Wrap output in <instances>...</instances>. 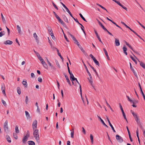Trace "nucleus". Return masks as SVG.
I'll use <instances>...</instances> for the list:
<instances>
[{
	"mask_svg": "<svg viewBox=\"0 0 145 145\" xmlns=\"http://www.w3.org/2000/svg\"><path fill=\"white\" fill-rule=\"evenodd\" d=\"M33 130L34 131L33 133V135L36 140L37 141H38L39 140V130L35 129Z\"/></svg>",
	"mask_w": 145,
	"mask_h": 145,
	"instance_id": "obj_1",
	"label": "nucleus"
},
{
	"mask_svg": "<svg viewBox=\"0 0 145 145\" xmlns=\"http://www.w3.org/2000/svg\"><path fill=\"white\" fill-rule=\"evenodd\" d=\"M30 133L29 131H27V132L26 135L24 136L23 137L22 141L23 143H25L28 140V137L30 136Z\"/></svg>",
	"mask_w": 145,
	"mask_h": 145,
	"instance_id": "obj_2",
	"label": "nucleus"
},
{
	"mask_svg": "<svg viewBox=\"0 0 145 145\" xmlns=\"http://www.w3.org/2000/svg\"><path fill=\"white\" fill-rule=\"evenodd\" d=\"M39 60L40 61L41 64L46 69H48V66L46 63L45 62L44 59L42 58H41L40 59H39Z\"/></svg>",
	"mask_w": 145,
	"mask_h": 145,
	"instance_id": "obj_3",
	"label": "nucleus"
},
{
	"mask_svg": "<svg viewBox=\"0 0 145 145\" xmlns=\"http://www.w3.org/2000/svg\"><path fill=\"white\" fill-rule=\"evenodd\" d=\"M132 114L134 117L135 118V120L137 122V123H139L140 122L139 119L137 114L133 112H132Z\"/></svg>",
	"mask_w": 145,
	"mask_h": 145,
	"instance_id": "obj_4",
	"label": "nucleus"
},
{
	"mask_svg": "<svg viewBox=\"0 0 145 145\" xmlns=\"http://www.w3.org/2000/svg\"><path fill=\"white\" fill-rule=\"evenodd\" d=\"M3 128L5 132H6L8 131V121L7 120H6L4 123Z\"/></svg>",
	"mask_w": 145,
	"mask_h": 145,
	"instance_id": "obj_5",
	"label": "nucleus"
},
{
	"mask_svg": "<svg viewBox=\"0 0 145 145\" xmlns=\"http://www.w3.org/2000/svg\"><path fill=\"white\" fill-rule=\"evenodd\" d=\"M116 139L118 142L120 143H121L123 142V138L119 135H116Z\"/></svg>",
	"mask_w": 145,
	"mask_h": 145,
	"instance_id": "obj_6",
	"label": "nucleus"
},
{
	"mask_svg": "<svg viewBox=\"0 0 145 145\" xmlns=\"http://www.w3.org/2000/svg\"><path fill=\"white\" fill-rule=\"evenodd\" d=\"M37 121L36 120H35L33 122V130L37 129Z\"/></svg>",
	"mask_w": 145,
	"mask_h": 145,
	"instance_id": "obj_7",
	"label": "nucleus"
},
{
	"mask_svg": "<svg viewBox=\"0 0 145 145\" xmlns=\"http://www.w3.org/2000/svg\"><path fill=\"white\" fill-rule=\"evenodd\" d=\"M106 119H107V120L109 124V125H110V127H111L112 129L113 130V132H114V133H115L116 132V131L115 130L113 127V126L112 125V124H111V123H110V121L109 120V119L108 118V117H106Z\"/></svg>",
	"mask_w": 145,
	"mask_h": 145,
	"instance_id": "obj_8",
	"label": "nucleus"
},
{
	"mask_svg": "<svg viewBox=\"0 0 145 145\" xmlns=\"http://www.w3.org/2000/svg\"><path fill=\"white\" fill-rule=\"evenodd\" d=\"M69 35L71 36V37L72 38L73 40L74 41V43L75 44H76V42H78V41L76 40V38L74 37V36L72 35L71 34L69 33H68Z\"/></svg>",
	"mask_w": 145,
	"mask_h": 145,
	"instance_id": "obj_9",
	"label": "nucleus"
},
{
	"mask_svg": "<svg viewBox=\"0 0 145 145\" xmlns=\"http://www.w3.org/2000/svg\"><path fill=\"white\" fill-rule=\"evenodd\" d=\"M89 78H88V79L89 81V82L91 84V85L93 87V80L92 78L91 75H89Z\"/></svg>",
	"mask_w": 145,
	"mask_h": 145,
	"instance_id": "obj_10",
	"label": "nucleus"
},
{
	"mask_svg": "<svg viewBox=\"0 0 145 145\" xmlns=\"http://www.w3.org/2000/svg\"><path fill=\"white\" fill-rule=\"evenodd\" d=\"M5 86L4 85H2L1 86V90L3 94L5 95H6V94L5 92Z\"/></svg>",
	"mask_w": 145,
	"mask_h": 145,
	"instance_id": "obj_11",
	"label": "nucleus"
},
{
	"mask_svg": "<svg viewBox=\"0 0 145 145\" xmlns=\"http://www.w3.org/2000/svg\"><path fill=\"white\" fill-rule=\"evenodd\" d=\"M97 117L98 118L100 119L101 122L103 124V125L106 127L108 128V126L105 124L104 122V121L101 118L100 116H99L98 115H97Z\"/></svg>",
	"mask_w": 145,
	"mask_h": 145,
	"instance_id": "obj_12",
	"label": "nucleus"
},
{
	"mask_svg": "<svg viewBox=\"0 0 145 145\" xmlns=\"http://www.w3.org/2000/svg\"><path fill=\"white\" fill-rule=\"evenodd\" d=\"M64 74L66 78V80H67V82L70 86H71V85L68 77L66 74Z\"/></svg>",
	"mask_w": 145,
	"mask_h": 145,
	"instance_id": "obj_13",
	"label": "nucleus"
},
{
	"mask_svg": "<svg viewBox=\"0 0 145 145\" xmlns=\"http://www.w3.org/2000/svg\"><path fill=\"white\" fill-rule=\"evenodd\" d=\"M12 43L13 42L12 41L9 40H7L4 42V43L5 44L11 45L12 44Z\"/></svg>",
	"mask_w": 145,
	"mask_h": 145,
	"instance_id": "obj_14",
	"label": "nucleus"
},
{
	"mask_svg": "<svg viewBox=\"0 0 145 145\" xmlns=\"http://www.w3.org/2000/svg\"><path fill=\"white\" fill-rule=\"evenodd\" d=\"M115 45L116 46H118L120 45L119 40L117 39H115Z\"/></svg>",
	"mask_w": 145,
	"mask_h": 145,
	"instance_id": "obj_15",
	"label": "nucleus"
},
{
	"mask_svg": "<svg viewBox=\"0 0 145 145\" xmlns=\"http://www.w3.org/2000/svg\"><path fill=\"white\" fill-rule=\"evenodd\" d=\"M16 26L18 33L19 34H21L22 33V32L20 27L18 25H17Z\"/></svg>",
	"mask_w": 145,
	"mask_h": 145,
	"instance_id": "obj_16",
	"label": "nucleus"
},
{
	"mask_svg": "<svg viewBox=\"0 0 145 145\" xmlns=\"http://www.w3.org/2000/svg\"><path fill=\"white\" fill-rule=\"evenodd\" d=\"M6 138L7 141L9 143H10L11 142V139L9 136L8 135L6 136Z\"/></svg>",
	"mask_w": 145,
	"mask_h": 145,
	"instance_id": "obj_17",
	"label": "nucleus"
},
{
	"mask_svg": "<svg viewBox=\"0 0 145 145\" xmlns=\"http://www.w3.org/2000/svg\"><path fill=\"white\" fill-rule=\"evenodd\" d=\"M123 50L124 52V53L126 55H127V48H126V47L125 46H124L123 48Z\"/></svg>",
	"mask_w": 145,
	"mask_h": 145,
	"instance_id": "obj_18",
	"label": "nucleus"
},
{
	"mask_svg": "<svg viewBox=\"0 0 145 145\" xmlns=\"http://www.w3.org/2000/svg\"><path fill=\"white\" fill-rule=\"evenodd\" d=\"M138 60L139 62H140V65L144 69H145V64H144L142 62H140L138 60Z\"/></svg>",
	"mask_w": 145,
	"mask_h": 145,
	"instance_id": "obj_19",
	"label": "nucleus"
},
{
	"mask_svg": "<svg viewBox=\"0 0 145 145\" xmlns=\"http://www.w3.org/2000/svg\"><path fill=\"white\" fill-rule=\"evenodd\" d=\"M56 18L57 19L59 23H60L62 25H64L65 23L63 22V21L61 20V19L59 16Z\"/></svg>",
	"mask_w": 145,
	"mask_h": 145,
	"instance_id": "obj_20",
	"label": "nucleus"
},
{
	"mask_svg": "<svg viewBox=\"0 0 145 145\" xmlns=\"http://www.w3.org/2000/svg\"><path fill=\"white\" fill-rule=\"evenodd\" d=\"M56 18L57 19L59 23H60L62 25H64L65 23L63 22V21L61 20V19L59 16Z\"/></svg>",
	"mask_w": 145,
	"mask_h": 145,
	"instance_id": "obj_21",
	"label": "nucleus"
},
{
	"mask_svg": "<svg viewBox=\"0 0 145 145\" xmlns=\"http://www.w3.org/2000/svg\"><path fill=\"white\" fill-rule=\"evenodd\" d=\"M125 42V43L126 45L127 46L131 49L133 51H134V50H133L132 47L126 41Z\"/></svg>",
	"mask_w": 145,
	"mask_h": 145,
	"instance_id": "obj_22",
	"label": "nucleus"
},
{
	"mask_svg": "<svg viewBox=\"0 0 145 145\" xmlns=\"http://www.w3.org/2000/svg\"><path fill=\"white\" fill-rule=\"evenodd\" d=\"M34 51L39 59L42 58V57L40 56V54L38 52L35 51L34 50Z\"/></svg>",
	"mask_w": 145,
	"mask_h": 145,
	"instance_id": "obj_23",
	"label": "nucleus"
},
{
	"mask_svg": "<svg viewBox=\"0 0 145 145\" xmlns=\"http://www.w3.org/2000/svg\"><path fill=\"white\" fill-rule=\"evenodd\" d=\"M28 144L29 145H35V143L32 141H29L28 142Z\"/></svg>",
	"mask_w": 145,
	"mask_h": 145,
	"instance_id": "obj_24",
	"label": "nucleus"
},
{
	"mask_svg": "<svg viewBox=\"0 0 145 145\" xmlns=\"http://www.w3.org/2000/svg\"><path fill=\"white\" fill-rule=\"evenodd\" d=\"M1 18H2V21H3V23L4 24H5L6 22V21L5 18L3 16L2 13H1Z\"/></svg>",
	"mask_w": 145,
	"mask_h": 145,
	"instance_id": "obj_25",
	"label": "nucleus"
},
{
	"mask_svg": "<svg viewBox=\"0 0 145 145\" xmlns=\"http://www.w3.org/2000/svg\"><path fill=\"white\" fill-rule=\"evenodd\" d=\"M25 115L27 117V118L28 119L30 118V116L29 112L26 111H25Z\"/></svg>",
	"mask_w": 145,
	"mask_h": 145,
	"instance_id": "obj_26",
	"label": "nucleus"
},
{
	"mask_svg": "<svg viewBox=\"0 0 145 145\" xmlns=\"http://www.w3.org/2000/svg\"><path fill=\"white\" fill-rule=\"evenodd\" d=\"M22 84L25 87H27V84L26 81H25L24 80L22 82Z\"/></svg>",
	"mask_w": 145,
	"mask_h": 145,
	"instance_id": "obj_27",
	"label": "nucleus"
},
{
	"mask_svg": "<svg viewBox=\"0 0 145 145\" xmlns=\"http://www.w3.org/2000/svg\"><path fill=\"white\" fill-rule=\"evenodd\" d=\"M121 112H122V114H123V117L124 119L127 122H128L127 120V119L126 118L125 114V113H124V111L123 110V111H122Z\"/></svg>",
	"mask_w": 145,
	"mask_h": 145,
	"instance_id": "obj_28",
	"label": "nucleus"
},
{
	"mask_svg": "<svg viewBox=\"0 0 145 145\" xmlns=\"http://www.w3.org/2000/svg\"><path fill=\"white\" fill-rule=\"evenodd\" d=\"M15 131L16 133H19V131L18 129V126L16 125L15 127Z\"/></svg>",
	"mask_w": 145,
	"mask_h": 145,
	"instance_id": "obj_29",
	"label": "nucleus"
},
{
	"mask_svg": "<svg viewBox=\"0 0 145 145\" xmlns=\"http://www.w3.org/2000/svg\"><path fill=\"white\" fill-rule=\"evenodd\" d=\"M62 17L63 18L64 20L66 22H68V20L66 16L65 15H63Z\"/></svg>",
	"mask_w": 145,
	"mask_h": 145,
	"instance_id": "obj_30",
	"label": "nucleus"
},
{
	"mask_svg": "<svg viewBox=\"0 0 145 145\" xmlns=\"http://www.w3.org/2000/svg\"><path fill=\"white\" fill-rule=\"evenodd\" d=\"M76 81L77 83L79 85V88H80V94L81 95H82V90L81 86L80 84L79 83V82L77 80H76Z\"/></svg>",
	"mask_w": 145,
	"mask_h": 145,
	"instance_id": "obj_31",
	"label": "nucleus"
},
{
	"mask_svg": "<svg viewBox=\"0 0 145 145\" xmlns=\"http://www.w3.org/2000/svg\"><path fill=\"white\" fill-rule=\"evenodd\" d=\"M68 72L69 73V74L70 75V79L72 77H73L74 75H73V74L72 73V72H71L70 69H68Z\"/></svg>",
	"mask_w": 145,
	"mask_h": 145,
	"instance_id": "obj_32",
	"label": "nucleus"
},
{
	"mask_svg": "<svg viewBox=\"0 0 145 145\" xmlns=\"http://www.w3.org/2000/svg\"><path fill=\"white\" fill-rule=\"evenodd\" d=\"M93 61L98 66H99V62L97 60V59L95 58L93 60Z\"/></svg>",
	"mask_w": 145,
	"mask_h": 145,
	"instance_id": "obj_33",
	"label": "nucleus"
},
{
	"mask_svg": "<svg viewBox=\"0 0 145 145\" xmlns=\"http://www.w3.org/2000/svg\"><path fill=\"white\" fill-rule=\"evenodd\" d=\"M33 36L34 38L37 41H38V39L37 38V36L36 33H34L33 34Z\"/></svg>",
	"mask_w": 145,
	"mask_h": 145,
	"instance_id": "obj_34",
	"label": "nucleus"
},
{
	"mask_svg": "<svg viewBox=\"0 0 145 145\" xmlns=\"http://www.w3.org/2000/svg\"><path fill=\"white\" fill-rule=\"evenodd\" d=\"M17 93L19 95H20L21 93V90L20 88L19 87L17 88Z\"/></svg>",
	"mask_w": 145,
	"mask_h": 145,
	"instance_id": "obj_35",
	"label": "nucleus"
},
{
	"mask_svg": "<svg viewBox=\"0 0 145 145\" xmlns=\"http://www.w3.org/2000/svg\"><path fill=\"white\" fill-rule=\"evenodd\" d=\"M126 97H127V98L128 99V101H130L131 103H133L134 104V103L133 101L131 100L130 98H129V96H126Z\"/></svg>",
	"mask_w": 145,
	"mask_h": 145,
	"instance_id": "obj_36",
	"label": "nucleus"
},
{
	"mask_svg": "<svg viewBox=\"0 0 145 145\" xmlns=\"http://www.w3.org/2000/svg\"><path fill=\"white\" fill-rule=\"evenodd\" d=\"M130 57L132 59L133 61L136 64H137V62L136 60L132 56H130Z\"/></svg>",
	"mask_w": 145,
	"mask_h": 145,
	"instance_id": "obj_37",
	"label": "nucleus"
},
{
	"mask_svg": "<svg viewBox=\"0 0 145 145\" xmlns=\"http://www.w3.org/2000/svg\"><path fill=\"white\" fill-rule=\"evenodd\" d=\"M79 15H80V17H81V18L82 19V20H84V21L87 22V21L84 18L83 16L81 14H79Z\"/></svg>",
	"mask_w": 145,
	"mask_h": 145,
	"instance_id": "obj_38",
	"label": "nucleus"
},
{
	"mask_svg": "<svg viewBox=\"0 0 145 145\" xmlns=\"http://www.w3.org/2000/svg\"><path fill=\"white\" fill-rule=\"evenodd\" d=\"M71 81H72V83L73 84V81H74V80H76H76H77V78H75L74 77V76H73V77H72V78H71Z\"/></svg>",
	"mask_w": 145,
	"mask_h": 145,
	"instance_id": "obj_39",
	"label": "nucleus"
},
{
	"mask_svg": "<svg viewBox=\"0 0 145 145\" xmlns=\"http://www.w3.org/2000/svg\"><path fill=\"white\" fill-rule=\"evenodd\" d=\"M71 137L72 138H74V129H72V131H71Z\"/></svg>",
	"mask_w": 145,
	"mask_h": 145,
	"instance_id": "obj_40",
	"label": "nucleus"
},
{
	"mask_svg": "<svg viewBox=\"0 0 145 145\" xmlns=\"http://www.w3.org/2000/svg\"><path fill=\"white\" fill-rule=\"evenodd\" d=\"M47 29L48 30L49 33H50V32L52 31V29L50 27L48 26L47 27Z\"/></svg>",
	"mask_w": 145,
	"mask_h": 145,
	"instance_id": "obj_41",
	"label": "nucleus"
},
{
	"mask_svg": "<svg viewBox=\"0 0 145 145\" xmlns=\"http://www.w3.org/2000/svg\"><path fill=\"white\" fill-rule=\"evenodd\" d=\"M129 64H130V69L132 71V72L133 71H134L135 70H134L133 68L132 67L131 64L130 62L129 63Z\"/></svg>",
	"mask_w": 145,
	"mask_h": 145,
	"instance_id": "obj_42",
	"label": "nucleus"
},
{
	"mask_svg": "<svg viewBox=\"0 0 145 145\" xmlns=\"http://www.w3.org/2000/svg\"><path fill=\"white\" fill-rule=\"evenodd\" d=\"M13 135L15 139H18V136L16 133H14L13 134Z\"/></svg>",
	"mask_w": 145,
	"mask_h": 145,
	"instance_id": "obj_43",
	"label": "nucleus"
},
{
	"mask_svg": "<svg viewBox=\"0 0 145 145\" xmlns=\"http://www.w3.org/2000/svg\"><path fill=\"white\" fill-rule=\"evenodd\" d=\"M5 34V32L4 31H1L0 32V37H2Z\"/></svg>",
	"mask_w": 145,
	"mask_h": 145,
	"instance_id": "obj_44",
	"label": "nucleus"
},
{
	"mask_svg": "<svg viewBox=\"0 0 145 145\" xmlns=\"http://www.w3.org/2000/svg\"><path fill=\"white\" fill-rule=\"evenodd\" d=\"M52 4L53 5V6H54V7H55V8L56 9H57V10H58V7H57V6H56V5L54 4V2H52Z\"/></svg>",
	"mask_w": 145,
	"mask_h": 145,
	"instance_id": "obj_45",
	"label": "nucleus"
},
{
	"mask_svg": "<svg viewBox=\"0 0 145 145\" xmlns=\"http://www.w3.org/2000/svg\"><path fill=\"white\" fill-rule=\"evenodd\" d=\"M25 101L26 104H27L28 103V98L27 96H26Z\"/></svg>",
	"mask_w": 145,
	"mask_h": 145,
	"instance_id": "obj_46",
	"label": "nucleus"
},
{
	"mask_svg": "<svg viewBox=\"0 0 145 145\" xmlns=\"http://www.w3.org/2000/svg\"><path fill=\"white\" fill-rule=\"evenodd\" d=\"M105 101H106V105H107V106L109 107L110 108L111 110H112V108H111V107H110V105H109V104L107 103V102L106 101V100H105Z\"/></svg>",
	"mask_w": 145,
	"mask_h": 145,
	"instance_id": "obj_47",
	"label": "nucleus"
},
{
	"mask_svg": "<svg viewBox=\"0 0 145 145\" xmlns=\"http://www.w3.org/2000/svg\"><path fill=\"white\" fill-rule=\"evenodd\" d=\"M85 65V69L86 70V71H87V73H88V75H91L90 73L89 72V71L87 67Z\"/></svg>",
	"mask_w": 145,
	"mask_h": 145,
	"instance_id": "obj_48",
	"label": "nucleus"
},
{
	"mask_svg": "<svg viewBox=\"0 0 145 145\" xmlns=\"http://www.w3.org/2000/svg\"><path fill=\"white\" fill-rule=\"evenodd\" d=\"M136 133L137 137L138 139H139V136H138V128L136 130Z\"/></svg>",
	"mask_w": 145,
	"mask_h": 145,
	"instance_id": "obj_49",
	"label": "nucleus"
},
{
	"mask_svg": "<svg viewBox=\"0 0 145 145\" xmlns=\"http://www.w3.org/2000/svg\"><path fill=\"white\" fill-rule=\"evenodd\" d=\"M56 65H57V66H58V67L59 68H60L61 67H60V65H59V63H58V61L57 60H56Z\"/></svg>",
	"mask_w": 145,
	"mask_h": 145,
	"instance_id": "obj_50",
	"label": "nucleus"
},
{
	"mask_svg": "<svg viewBox=\"0 0 145 145\" xmlns=\"http://www.w3.org/2000/svg\"><path fill=\"white\" fill-rule=\"evenodd\" d=\"M1 102L5 106H6L7 105V104L6 102L4 101L2 99L1 100Z\"/></svg>",
	"mask_w": 145,
	"mask_h": 145,
	"instance_id": "obj_51",
	"label": "nucleus"
},
{
	"mask_svg": "<svg viewBox=\"0 0 145 145\" xmlns=\"http://www.w3.org/2000/svg\"><path fill=\"white\" fill-rule=\"evenodd\" d=\"M135 34L138 37L141 39L144 42V40L139 35H138L136 33H135Z\"/></svg>",
	"mask_w": 145,
	"mask_h": 145,
	"instance_id": "obj_52",
	"label": "nucleus"
},
{
	"mask_svg": "<svg viewBox=\"0 0 145 145\" xmlns=\"http://www.w3.org/2000/svg\"><path fill=\"white\" fill-rule=\"evenodd\" d=\"M37 112H38L39 114H40V108L39 107H37Z\"/></svg>",
	"mask_w": 145,
	"mask_h": 145,
	"instance_id": "obj_53",
	"label": "nucleus"
},
{
	"mask_svg": "<svg viewBox=\"0 0 145 145\" xmlns=\"http://www.w3.org/2000/svg\"><path fill=\"white\" fill-rule=\"evenodd\" d=\"M77 23H78L80 25H81V26H82V27H83V28H84V26L82 25L81 24H80L78 22V20L77 19H76L75 20H74Z\"/></svg>",
	"mask_w": 145,
	"mask_h": 145,
	"instance_id": "obj_54",
	"label": "nucleus"
},
{
	"mask_svg": "<svg viewBox=\"0 0 145 145\" xmlns=\"http://www.w3.org/2000/svg\"><path fill=\"white\" fill-rule=\"evenodd\" d=\"M103 51L105 54L106 56L108 55V53H107L106 50L105 49V48H103Z\"/></svg>",
	"mask_w": 145,
	"mask_h": 145,
	"instance_id": "obj_55",
	"label": "nucleus"
},
{
	"mask_svg": "<svg viewBox=\"0 0 145 145\" xmlns=\"http://www.w3.org/2000/svg\"><path fill=\"white\" fill-rule=\"evenodd\" d=\"M38 80L39 82H41L42 81V78L40 77H39L38 78Z\"/></svg>",
	"mask_w": 145,
	"mask_h": 145,
	"instance_id": "obj_56",
	"label": "nucleus"
},
{
	"mask_svg": "<svg viewBox=\"0 0 145 145\" xmlns=\"http://www.w3.org/2000/svg\"><path fill=\"white\" fill-rule=\"evenodd\" d=\"M97 39H98L99 40V41L101 42V43H102V44H103V42H102V41H101V39L100 38V37L98 35L97 36Z\"/></svg>",
	"mask_w": 145,
	"mask_h": 145,
	"instance_id": "obj_57",
	"label": "nucleus"
},
{
	"mask_svg": "<svg viewBox=\"0 0 145 145\" xmlns=\"http://www.w3.org/2000/svg\"><path fill=\"white\" fill-rule=\"evenodd\" d=\"M58 55L62 59V60H63V58L61 56L60 53H59V52H58Z\"/></svg>",
	"mask_w": 145,
	"mask_h": 145,
	"instance_id": "obj_58",
	"label": "nucleus"
},
{
	"mask_svg": "<svg viewBox=\"0 0 145 145\" xmlns=\"http://www.w3.org/2000/svg\"><path fill=\"white\" fill-rule=\"evenodd\" d=\"M121 7L123 8L126 11L127 10V8L124 6L123 5L121 4V6H120Z\"/></svg>",
	"mask_w": 145,
	"mask_h": 145,
	"instance_id": "obj_59",
	"label": "nucleus"
},
{
	"mask_svg": "<svg viewBox=\"0 0 145 145\" xmlns=\"http://www.w3.org/2000/svg\"><path fill=\"white\" fill-rule=\"evenodd\" d=\"M82 132H83V133L84 134H86V131H85V129H84V127H82Z\"/></svg>",
	"mask_w": 145,
	"mask_h": 145,
	"instance_id": "obj_60",
	"label": "nucleus"
},
{
	"mask_svg": "<svg viewBox=\"0 0 145 145\" xmlns=\"http://www.w3.org/2000/svg\"><path fill=\"white\" fill-rule=\"evenodd\" d=\"M65 8L66 10V11L68 12L69 14L71 13V12L68 9V8L66 7Z\"/></svg>",
	"mask_w": 145,
	"mask_h": 145,
	"instance_id": "obj_61",
	"label": "nucleus"
},
{
	"mask_svg": "<svg viewBox=\"0 0 145 145\" xmlns=\"http://www.w3.org/2000/svg\"><path fill=\"white\" fill-rule=\"evenodd\" d=\"M119 106H120V109L121 111H123V110L122 107V106L121 105V104L120 103L119 104Z\"/></svg>",
	"mask_w": 145,
	"mask_h": 145,
	"instance_id": "obj_62",
	"label": "nucleus"
},
{
	"mask_svg": "<svg viewBox=\"0 0 145 145\" xmlns=\"http://www.w3.org/2000/svg\"><path fill=\"white\" fill-rule=\"evenodd\" d=\"M89 56L93 60L95 58L91 54H90Z\"/></svg>",
	"mask_w": 145,
	"mask_h": 145,
	"instance_id": "obj_63",
	"label": "nucleus"
},
{
	"mask_svg": "<svg viewBox=\"0 0 145 145\" xmlns=\"http://www.w3.org/2000/svg\"><path fill=\"white\" fill-rule=\"evenodd\" d=\"M133 72L134 73V75L137 78H138V76H137V74L136 72H135V71H134Z\"/></svg>",
	"mask_w": 145,
	"mask_h": 145,
	"instance_id": "obj_64",
	"label": "nucleus"
}]
</instances>
